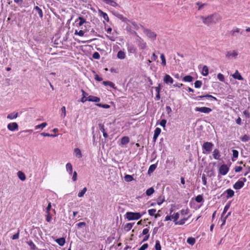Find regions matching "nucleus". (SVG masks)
<instances>
[{
    "mask_svg": "<svg viewBox=\"0 0 250 250\" xmlns=\"http://www.w3.org/2000/svg\"><path fill=\"white\" fill-rule=\"evenodd\" d=\"M115 15L119 19L122 20L124 22H130V21L128 20L126 18L124 17L122 15L117 13L115 14Z\"/></svg>",
    "mask_w": 250,
    "mask_h": 250,
    "instance_id": "6ab92c4d",
    "label": "nucleus"
},
{
    "mask_svg": "<svg viewBox=\"0 0 250 250\" xmlns=\"http://www.w3.org/2000/svg\"><path fill=\"white\" fill-rule=\"evenodd\" d=\"M47 214L46 215V220L48 222H50L52 220V217L51 216L50 213H46Z\"/></svg>",
    "mask_w": 250,
    "mask_h": 250,
    "instance_id": "5fc2aeb1",
    "label": "nucleus"
},
{
    "mask_svg": "<svg viewBox=\"0 0 250 250\" xmlns=\"http://www.w3.org/2000/svg\"><path fill=\"white\" fill-rule=\"evenodd\" d=\"M78 20H80L78 24L79 26H82L83 23H85L86 20L82 17H79Z\"/></svg>",
    "mask_w": 250,
    "mask_h": 250,
    "instance_id": "f704fd0d",
    "label": "nucleus"
},
{
    "mask_svg": "<svg viewBox=\"0 0 250 250\" xmlns=\"http://www.w3.org/2000/svg\"><path fill=\"white\" fill-rule=\"evenodd\" d=\"M96 105L104 108H109L110 107V105L106 104H97Z\"/></svg>",
    "mask_w": 250,
    "mask_h": 250,
    "instance_id": "49530a36",
    "label": "nucleus"
},
{
    "mask_svg": "<svg viewBox=\"0 0 250 250\" xmlns=\"http://www.w3.org/2000/svg\"><path fill=\"white\" fill-rule=\"evenodd\" d=\"M213 146V145L212 143L207 142L203 144V148L206 151L210 152L212 150Z\"/></svg>",
    "mask_w": 250,
    "mask_h": 250,
    "instance_id": "20e7f679",
    "label": "nucleus"
},
{
    "mask_svg": "<svg viewBox=\"0 0 250 250\" xmlns=\"http://www.w3.org/2000/svg\"><path fill=\"white\" fill-rule=\"evenodd\" d=\"M100 57L99 54L98 52H95L93 54V58L95 59H99Z\"/></svg>",
    "mask_w": 250,
    "mask_h": 250,
    "instance_id": "052dcab7",
    "label": "nucleus"
},
{
    "mask_svg": "<svg viewBox=\"0 0 250 250\" xmlns=\"http://www.w3.org/2000/svg\"><path fill=\"white\" fill-rule=\"evenodd\" d=\"M155 248L156 250H161V247L160 242L158 240H157L156 241Z\"/></svg>",
    "mask_w": 250,
    "mask_h": 250,
    "instance_id": "3c124183",
    "label": "nucleus"
},
{
    "mask_svg": "<svg viewBox=\"0 0 250 250\" xmlns=\"http://www.w3.org/2000/svg\"><path fill=\"white\" fill-rule=\"evenodd\" d=\"M229 171V167L226 165H222L219 168V173L223 175H226Z\"/></svg>",
    "mask_w": 250,
    "mask_h": 250,
    "instance_id": "6e6552de",
    "label": "nucleus"
},
{
    "mask_svg": "<svg viewBox=\"0 0 250 250\" xmlns=\"http://www.w3.org/2000/svg\"><path fill=\"white\" fill-rule=\"evenodd\" d=\"M196 4L198 6V10H201L206 5V3H202L200 2H196Z\"/></svg>",
    "mask_w": 250,
    "mask_h": 250,
    "instance_id": "ea45409f",
    "label": "nucleus"
},
{
    "mask_svg": "<svg viewBox=\"0 0 250 250\" xmlns=\"http://www.w3.org/2000/svg\"><path fill=\"white\" fill-rule=\"evenodd\" d=\"M35 9L37 11L38 14L40 17L42 18L43 17V13L42 9L40 8L38 6H36L35 7Z\"/></svg>",
    "mask_w": 250,
    "mask_h": 250,
    "instance_id": "e433bc0d",
    "label": "nucleus"
},
{
    "mask_svg": "<svg viewBox=\"0 0 250 250\" xmlns=\"http://www.w3.org/2000/svg\"><path fill=\"white\" fill-rule=\"evenodd\" d=\"M103 83L104 85H109L110 87L113 88L114 89H116V87L115 86V84L111 82L110 81H104Z\"/></svg>",
    "mask_w": 250,
    "mask_h": 250,
    "instance_id": "393cba45",
    "label": "nucleus"
},
{
    "mask_svg": "<svg viewBox=\"0 0 250 250\" xmlns=\"http://www.w3.org/2000/svg\"><path fill=\"white\" fill-rule=\"evenodd\" d=\"M134 224V223H127V224H126L125 227H124V229L126 230V231H129L130 230L131 228H132L133 227V225Z\"/></svg>",
    "mask_w": 250,
    "mask_h": 250,
    "instance_id": "c756f323",
    "label": "nucleus"
},
{
    "mask_svg": "<svg viewBox=\"0 0 250 250\" xmlns=\"http://www.w3.org/2000/svg\"><path fill=\"white\" fill-rule=\"evenodd\" d=\"M202 84V82L201 81H196L194 83V86L196 88H200Z\"/></svg>",
    "mask_w": 250,
    "mask_h": 250,
    "instance_id": "de8ad7c7",
    "label": "nucleus"
},
{
    "mask_svg": "<svg viewBox=\"0 0 250 250\" xmlns=\"http://www.w3.org/2000/svg\"><path fill=\"white\" fill-rule=\"evenodd\" d=\"M138 45L140 49H145L146 47V43L144 40L140 39L138 41Z\"/></svg>",
    "mask_w": 250,
    "mask_h": 250,
    "instance_id": "9d476101",
    "label": "nucleus"
},
{
    "mask_svg": "<svg viewBox=\"0 0 250 250\" xmlns=\"http://www.w3.org/2000/svg\"><path fill=\"white\" fill-rule=\"evenodd\" d=\"M195 201L197 203L202 202L203 201V196L201 195H199L197 196L195 198Z\"/></svg>",
    "mask_w": 250,
    "mask_h": 250,
    "instance_id": "a18cd8bd",
    "label": "nucleus"
},
{
    "mask_svg": "<svg viewBox=\"0 0 250 250\" xmlns=\"http://www.w3.org/2000/svg\"><path fill=\"white\" fill-rule=\"evenodd\" d=\"M66 168L67 171L69 172V173L70 174H71L72 172V169H73L72 165L69 163H67L66 165Z\"/></svg>",
    "mask_w": 250,
    "mask_h": 250,
    "instance_id": "bb28decb",
    "label": "nucleus"
},
{
    "mask_svg": "<svg viewBox=\"0 0 250 250\" xmlns=\"http://www.w3.org/2000/svg\"><path fill=\"white\" fill-rule=\"evenodd\" d=\"M129 141V139L127 136H125L122 138L121 139V144L122 145H126Z\"/></svg>",
    "mask_w": 250,
    "mask_h": 250,
    "instance_id": "a878e982",
    "label": "nucleus"
},
{
    "mask_svg": "<svg viewBox=\"0 0 250 250\" xmlns=\"http://www.w3.org/2000/svg\"><path fill=\"white\" fill-rule=\"evenodd\" d=\"M74 34H75V35H78L79 36L82 37L84 35V32L82 30H80L79 31L76 30L75 31Z\"/></svg>",
    "mask_w": 250,
    "mask_h": 250,
    "instance_id": "c03bdc74",
    "label": "nucleus"
},
{
    "mask_svg": "<svg viewBox=\"0 0 250 250\" xmlns=\"http://www.w3.org/2000/svg\"><path fill=\"white\" fill-rule=\"evenodd\" d=\"M154 88L157 92V94L159 93L161 89V84L159 83L158 86L155 87Z\"/></svg>",
    "mask_w": 250,
    "mask_h": 250,
    "instance_id": "338daca9",
    "label": "nucleus"
},
{
    "mask_svg": "<svg viewBox=\"0 0 250 250\" xmlns=\"http://www.w3.org/2000/svg\"><path fill=\"white\" fill-rule=\"evenodd\" d=\"M126 217L128 220H138L141 217V215L138 212H128Z\"/></svg>",
    "mask_w": 250,
    "mask_h": 250,
    "instance_id": "f03ea898",
    "label": "nucleus"
},
{
    "mask_svg": "<svg viewBox=\"0 0 250 250\" xmlns=\"http://www.w3.org/2000/svg\"><path fill=\"white\" fill-rule=\"evenodd\" d=\"M161 59L162 60V64L163 65L165 66L166 65V61L164 54L161 55Z\"/></svg>",
    "mask_w": 250,
    "mask_h": 250,
    "instance_id": "8fccbe9b",
    "label": "nucleus"
},
{
    "mask_svg": "<svg viewBox=\"0 0 250 250\" xmlns=\"http://www.w3.org/2000/svg\"><path fill=\"white\" fill-rule=\"evenodd\" d=\"M232 76L234 79H237L238 80H243V78L237 70H236V72L232 75Z\"/></svg>",
    "mask_w": 250,
    "mask_h": 250,
    "instance_id": "4468645a",
    "label": "nucleus"
},
{
    "mask_svg": "<svg viewBox=\"0 0 250 250\" xmlns=\"http://www.w3.org/2000/svg\"><path fill=\"white\" fill-rule=\"evenodd\" d=\"M128 51L130 53H134L135 51V49H134L133 46H128Z\"/></svg>",
    "mask_w": 250,
    "mask_h": 250,
    "instance_id": "69168bd1",
    "label": "nucleus"
},
{
    "mask_svg": "<svg viewBox=\"0 0 250 250\" xmlns=\"http://www.w3.org/2000/svg\"><path fill=\"white\" fill-rule=\"evenodd\" d=\"M144 32L146 34V36L151 40H155L156 39L157 34L155 32H152L150 30L146 28L144 29Z\"/></svg>",
    "mask_w": 250,
    "mask_h": 250,
    "instance_id": "7ed1b4c3",
    "label": "nucleus"
},
{
    "mask_svg": "<svg viewBox=\"0 0 250 250\" xmlns=\"http://www.w3.org/2000/svg\"><path fill=\"white\" fill-rule=\"evenodd\" d=\"M173 221L175 222L179 217V214L178 212L175 213L172 215Z\"/></svg>",
    "mask_w": 250,
    "mask_h": 250,
    "instance_id": "09e8293b",
    "label": "nucleus"
},
{
    "mask_svg": "<svg viewBox=\"0 0 250 250\" xmlns=\"http://www.w3.org/2000/svg\"><path fill=\"white\" fill-rule=\"evenodd\" d=\"M226 192L227 193V198L228 199L229 198L232 197L234 196V192L233 190L231 189H228L226 190Z\"/></svg>",
    "mask_w": 250,
    "mask_h": 250,
    "instance_id": "4be33fe9",
    "label": "nucleus"
},
{
    "mask_svg": "<svg viewBox=\"0 0 250 250\" xmlns=\"http://www.w3.org/2000/svg\"><path fill=\"white\" fill-rule=\"evenodd\" d=\"M75 156L78 158L82 157V154L81 150L78 148H76L74 150Z\"/></svg>",
    "mask_w": 250,
    "mask_h": 250,
    "instance_id": "f3484780",
    "label": "nucleus"
},
{
    "mask_svg": "<svg viewBox=\"0 0 250 250\" xmlns=\"http://www.w3.org/2000/svg\"><path fill=\"white\" fill-rule=\"evenodd\" d=\"M200 18L202 20L203 22L207 25L215 24L222 20L221 16L216 13H214L207 17L201 16Z\"/></svg>",
    "mask_w": 250,
    "mask_h": 250,
    "instance_id": "f257e3e1",
    "label": "nucleus"
},
{
    "mask_svg": "<svg viewBox=\"0 0 250 250\" xmlns=\"http://www.w3.org/2000/svg\"><path fill=\"white\" fill-rule=\"evenodd\" d=\"M41 135L42 136H44V137H55L57 136V134H50L49 133H45V132H43V133H41Z\"/></svg>",
    "mask_w": 250,
    "mask_h": 250,
    "instance_id": "79ce46f5",
    "label": "nucleus"
},
{
    "mask_svg": "<svg viewBox=\"0 0 250 250\" xmlns=\"http://www.w3.org/2000/svg\"><path fill=\"white\" fill-rule=\"evenodd\" d=\"M156 166L155 165H151L148 170V174H150V173H152L156 169Z\"/></svg>",
    "mask_w": 250,
    "mask_h": 250,
    "instance_id": "7c9ffc66",
    "label": "nucleus"
},
{
    "mask_svg": "<svg viewBox=\"0 0 250 250\" xmlns=\"http://www.w3.org/2000/svg\"><path fill=\"white\" fill-rule=\"evenodd\" d=\"M230 203H228L225 206V208H224L223 212V213L222 214V216H223V215L228 211V210L229 209V208L230 207Z\"/></svg>",
    "mask_w": 250,
    "mask_h": 250,
    "instance_id": "37998d69",
    "label": "nucleus"
},
{
    "mask_svg": "<svg viewBox=\"0 0 250 250\" xmlns=\"http://www.w3.org/2000/svg\"><path fill=\"white\" fill-rule=\"evenodd\" d=\"M106 4H109L113 7H117L118 6V3L114 0H102Z\"/></svg>",
    "mask_w": 250,
    "mask_h": 250,
    "instance_id": "9b49d317",
    "label": "nucleus"
},
{
    "mask_svg": "<svg viewBox=\"0 0 250 250\" xmlns=\"http://www.w3.org/2000/svg\"><path fill=\"white\" fill-rule=\"evenodd\" d=\"M187 242H188V243L191 245H193L195 243V239L194 238L189 237L188 239Z\"/></svg>",
    "mask_w": 250,
    "mask_h": 250,
    "instance_id": "a19ab883",
    "label": "nucleus"
},
{
    "mask_svg": "<svg viewBox=\"0 0 250 250\" xmlns=\"http://www.w3.org/2000/svg\"><path fill=\"white\" fill-rule=\"evenodd\" d=\"M188 217L187 218H184L182 219H181L179 221L175 222V225H183L185 224V221L187 220L188 219Z\"/></svg>",
    "mask_w": 250,
    "mask_h": 250,
    "instance_id": "2f4dec72",
    "label": "nucleus"
},
{
    "mask_svg": "<svg viewBox=\"0 0 250 250\" xmlns=\"http://www.w3.org/2000/svg\"><path fill=\"white\" fill-rule=\"evenodd\" d=\"M237 56L238 53L236 50L228 51L226 54V57L228 59L236 58Z\"/></svg>",
    "mask_w": 250,
    "mask_h": 250,
    "instance_id": "423d86ee",
    "label": "nucleus"
},
{
    "mask_svg": "<svg viewBox=\"0 0 250 250\" xmlns=\"http://www.w3.org/2000/svg\"><path fill=\"white\" fill-rule=\"evenodd\" d=\"M19 234H20V230H18L17 233H15V234H14L13 235L12 239L15 240V239H18L19 237Z\"/></svg>",
    "mask_w": 250,
    "mask_h": 250,
    "instance_id": "13d9d810",
    "label": "nucleus"
},
{
    "mask_svg": "<svg viewBox=\"0 0 250 250\" xmlns=\"http://www.w3.org/2000/svg\"><path fill=\"white\" fill-rule=\"evenodd\" d=\"M217 78L218 80H219L221 82H224L225 78L224 75L221 73H219L217 75Z\"/></svg>",
    "mask_w": 250,
    "mask_h": 250,
    "instance_id": "603ef678",
    "label": "nucleus"
},
{
    "mask_svg": "<svg viewBox=\"0 0 250 250\" xmlns=\"http://www.w3.org/2000/svg\"><path fill=\"white\" fill-rule=\"evenodd\" d=\"M164 81L166 84H171L173 83L172 78L168 74H166L164 78Z\"/></svg>",
    "mask_w": 250,
    "mask_h": 250,
    "instance_id": "1a4fd4ad",
    "label": "nucleus"
},
{
    "mask_svg": "<svg viewBox=\"0 0 250 250\" xmlns=\"http://www.w3.org/2000/svg\"><path fill=\"white\" fill-rule=\"evenodd\" d=\"M18 125L17 124V123L15 122L10 123L7 125L8 129L11 131H14L16 130H18Z\"/></svg>",
    "mask_w": 250,
    "mask_h": 250,
    "instance_id": "0eeeda50",
    "label": "nucleus"
},
{
    "mask_svg": "<svg viewBox=\"0 0 250 250\" xmlns=\"http://www.w3.org/2000/svg\"><path fill=\"white\" fill-rule=\"evenodd\" d=\"M147 244H144L141 248L139 249L138 250H145L146 249L148 248Z\"/></svg>",
    "mask_w": 250,
    "mask_h": 250,
    "instance_id": "e2e57ef3",
    "label": "nucleus"
},
{
    "mask_svg": "<svg viewBox=\"0 0 250 250\" xmlns=\"http://www.w3.org/2000/svg\"><path fill=\"white\" fill-rule=\"evenodd\" d=\"M208 74V69L207 66L204 65L202 69V75L203 76H206Z\"/></svg>",
    "mask_w": 250,
    "mask_h": 250,
    "instance_id": "cd10ccee",
    "label": "nucleus"
},
{
    "mask_svg": "<svg viewBox=\"0 0 250 250\" xmlns=\"http://www.w3.org/2000/svg\"><path fill=\"white\" fill-rule=\"evenodd\" d=\"M47 125V123L44 122L40 125L35 126V129H38L39 128L43 129Z\"/></svg>",
    "mask_w": 250,
    "mask_h": 250,
    "instance_id": "c9c22d12",
    "label": "nucleus"
},
{
    "mask_svg": "<svg viewBox=\"0 0 250 250\" xmlns=\"http://www.w3.org/2000/svg\"><path fill=\"white\" fill-rule=\"evenodd\" d=\"M156 211L155 209H150L148 210V212L150 216H153L155 215Z\"/></svg>",
    "mask_w": 250,
    "mask_h": 250,
    "instance_id": "4d7b16f0",
    "label": "nucleus"
},
{
    "mask_svg": "<svg viewBox=\"0 0 250 250\" xmlns=\"http://www.w3.org/2000/svg\"><path fill=\"white\" fill-rule=\"evenodd\" d=\"M18 112H13L9 114L7 116V118L10 120H13L17 118L18 117Z\"/></svg>",
    "mask_w": 250,
    "mask_h": 250,
    "instance_id": "2eb2a0df",
    "label": "nucleus"
},
{
    "mask_svg": "<svg viewBox=\"0 0 250 250\" xmlns=\"http://www.w3.org/2000/svg\"><path fill=\"white\" fill-rule=\"evenodd\" d=\"M167 123V121L165 119H163L160 122V125L163 126V127H165L166 126V124Z\"/></svg>",
    "mask_w": 250,
    "mask_h": 250,
    "instance_id": "680f3d73",
    "label": "nucleus"
},
{
    "mask_svg": "<svg viewBox=\"0 0 250 250\" xmlns=\"http://www.w3.org/2000/svg\"><path fill=\"white\" fill-rule=\"evenodd\" d=\"M86 191H87V188L86 187L84 188L83 189V190L78 193V197H83Z\"/></svg>",
    "mask_w": 250,
    "mask_h": 250,
    "instance_id": "58836bf2",
    "label": "nucleus"
},
{
    "mask_svg": "<svg viewBox=\"0 0 250 250\" xmlns=\"http://www.w3.org/2000/svg\"><path fill=\"white\" fill-rule=\"evenodd\" d=\"M82 92L83 93V96L82 98L81 101L82 103H84L85 102H86L87 100V99L85 98V96L87 95V94L83 89L82 90Z\"/></svg>",
    "mask_w": 250,
    "mask_h": 250,
    "instance_id": "473e14b6",
    "label": "nucleus"
},
{
    "mask_svg": "<svg viewBox=\"0 0 250 250\" xmlns=\"http://www.w3.org/2000/svg\"><path fill=\"white\" fill-rule=\"evenodd\" d=\"M213 158L216 160H219L220 157V151L218 149H215L213 151Z\"/></svg>",
    "mask_w": 250,
    "mask_h": 250,
    "instance_id": "ddd939ff",
    "label": "nucleus"
},
{
    "mask_svg": "<svg viewBox=\"0 0 250 250\" xmlns=\"http://www.w3.org/2000/svg\"><path fill=\"white\" fill-rule=\"evenodd\" d=\"M56 242L61 246H62L64 245L65 242V238H63V237H62V238H58V239H57L56 240Z\"/></svg>",
    "mask_w": 250,
    "mask_h": 250,
    "instance_id": "aec40b11",
    "label": "nucleus"
},
{
    "mask_svg": "<svg viewBox=\"0 0 250 250\" xmlns=\"http://www.w3.org/2000/svg\"><path fill=\"white\" fill-rule=\"evenodd\" d=\"M154 192V189L153 188H150L146 190V194L147 196H150Z\"/></svg>",
    "mask_w": 250,
    "mask_h": 250,
    "instance_id": "4c0bfd02",
    "label": "nucleus"
},
{
    "mask_svg": "<svg viewBox=\"0 0 250 250\" xmlns=\"http://www.w3.org/2000/svg\"><path fill=\"white\" fill-rule=\"evenodd\" d=\"M244 186L243 182H241L240 181H238L235 183L233 185V188L235 189H239L241 188Z\"/></svg>",
    "mask_w": 250,
    "mask_h": 250,
    "instance_id": "f8f14e48",
    "label": "nucleus"
},
{
    "mask_svg": "<svg viewBox=\"0 0 250 250\" xmlns=\"http://www.w3.org/2000/svg\"><path fill=\"white\" fill-rule=\"evenodd\" d=\"M161 132V129L160 128L157 127L154 131V134L159 136Z\"/></svg>",
    "mask_w": 250,
    "mask_h": 250,
    "instance_id": "6e6d98bb",
    "label": "nucleus"
},
{
    "mask_svg": "<svg viewBox=\"0 0 250 250\" xmlns=\"http://www.w3.org/2000/svg\"><path fill=\"white\" fill-rule=\"evenodd\" d=\"M117 57L120 59H124L125 57V54L123 51H119L117 54Z\"/></svg>",
    "mask_w": 250,
    "mask_h": 250,
    "instance_id": "b1692460",
    "label": "nucleus"
},
{
    "mask_svg": "<svg viewBox=\"0 0 250 250\" xmlns=\"http://www.w3.org/2000/svg\"><path fill=\"white\" fill-rule=\"evenodd\" d=\"M99 127L100 129L102 131V132L105 131L104 128V125L103 124H99Z\"/></svg>",
    "mask_w": 250,
    "mask_h": 250,
    "instance_id": "774afa93",
    "label": "nucleus"
},
{
    "mask_svg": "<svg viewBox=\"0 0 250 250\" xmlns=\"http://www.w3.org/2000/svg\"><path fill=\"white\" fill-rule=\"evenodd\" d=\"M202 180L203 184L204 185H207V179H206V176L205 174H203L202 177Z\"/></svg>",
    "mask_w": 250,
    "mask_h": 250,
    "instance_id": "0e129e2a",
    "label": "nucleus"
},
{
    "mask_svg": "<svg viewBox=\"0 0 250 250\" xmlns=\"http://www.w3.org/2000/svg\"><path fill=\"white\" fill-rule=\"evenodd\" d=\"M232 154H233V157L234 158H237L238 156V151L236 150L233 149L232 150Z\"/></svg>",
    "mask_w": 250,
    "mask_h": 250,
    "instance_id": "bf43d9fd",
    "label": "nucleus"
},
{
    "mask_svg": "<svg viewBox=\"0 0 250 250\" xmlns=\"http://www.w3.org/2000/svg\"><path fill=\"white\" fill-rule=\"evenodd\" d=\"M26 243L30 247L31 249L35 250L37 249L36 246L32 241H27Z\"/></svg>",
    "mask_w": 250,
    "mask_h": 250,
    "instance_id": "72a5a7b5",
    "label": "nucleus"
},
{
    "mask_svg": "<svg viewBox=\"0 0 250 250\" xmlns=\"http://www.w3.org/2000/svg\"><path fill=\"white\" fill-rule=\"evenodd\" d=\"M193 78L190 76V75H187L185 76L183 78V81L185 82H191L193 81Z\"/></svg>",
    "mask_w": 250,
    "mask_h": 250,
    "instance_id": "c85d7f7f",
    "label": "nucleus"
},
{
    "mask_svg": "<svg viewBox=\"0 0 250 250\" xmlns=\"http://www.w3.org/2000/svg\"><path fill=\"white\" fill-rule=\"evenodd\" d=\"M17 175L19 178L22 181H23L26 179L25 175L23 172H22L21 171H19L18 172Z\"/></svg>",
    "mask_w": 250,
    "mask_h": 250,
    "instance_id": "a211bd4d",
    "label": "nucleus"
},
{
    "mask_svg": "<svg viewBox=\"0 0 250 250\" xmlns=\"http://www.w3.org/2000/svg\"><path fill=\"white\" fill-rule=\"evenodd\" d=\"M240 29L238 28H233L230 32V34L232 36H236L237 33H240Z\"/></svg>",
    "mask_w": 250,
    "mask_h": 250,
    "instance_id": "5701e85b",
    "label": "nucleus"
},
{
    "mask_svg": "<svg viewBox=\"0 0 250 250\" xmlns=\"http://www.w3.org/2000/svg\"><path fill=\"white\" fill-rule=\"evenodd\" d=\"M125 178L128 182H130V181H132L133 179L132 176L130 175H126L125 176Z\"/></svg>",
    "mask_w": 250,
    "mask_h": 250,
    "instance_id": "864d4df0",
    "label": "nucleus"
},
{
    "mask_svg": "<svg viewBox=\"0 0 250 250\" xmlns=\"http://www.w3.org/2000/svg\"><path fill=\"white\" fill-rule=\"evenodd\" d=\"M210 98L212 99H213L215 101L217 100L215 97L212 96V95H209V94H207L206 95L199 96L198 97H197L195 99L197 100H198V98Z\"/></svg>",
    "mask_w": 250,
    "mask_h": 250,
    "instance_id": "412c9836",
    "label": "nucleus"
},
{
    "mask_svg": "<svg viewBox=\"0 0 250 250\" xmlns=\"http://www.w3.org/2000/svg\"><path fill=\"white\" fill-rule=\"evenodd\" d=\"M195 110L196 111H199L200 112L208 114V113H210L212 111V109L210 108L207 107H197L195 108Z\"/></svg>",
    "mask_w": 250,
    "mask_h": 250,
    "instance_id": "39448f33",
    "label": "nucleus"
},
{
    "mask_svg": "<svg viewBox=\"0 0 250 250\" xmlns=\"http://www.w3.org/2000/svg\"><path fill=\"white\" fill-rule=\"evenodd\" d=\"M87 100L90 102H93L95 103H98L100 102V99L97 97L93 96H89L87 98Z\"/></svg>",
    "mask_w": 250,
    "mask_h": 250,
    "instance_id": "dca6fc26",
    "label": "nucleus"
}]
</instances>
